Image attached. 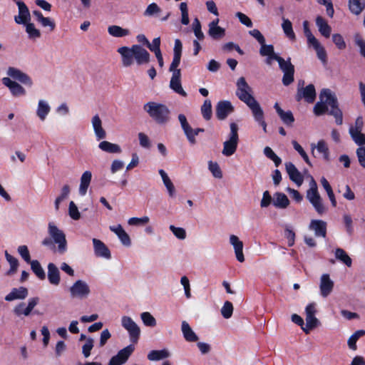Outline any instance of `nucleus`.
Listing matches in <instances>:
<instances>
[{"label": "nucleus", "mask_w": 365, "mask_h": 365, "mask_svg": "<svg viewBox=\"0 0 365 365\" xmlns=\"http://www.w3.org/2000/svg\"><path fill=\"white\" fill-rule=\"evenodd\" d=\"M328 112L333 115L337 125H341L343 115L339 108L337 98L329 89L324 88L321 91L319 101L314 107V113L317 115H321Z\"/></svg>", "instance_id": "f257e3e1"}, {"label": "nucleus", "mask_w": 365, "mask_h": 365, "mask_svg": "<svg viewBox=\"0 0 365 365\" xmlns=\"http://www.w3.org/2000/svg\"><path fill=\"white\" fill-rule=\"evenodd\" d=\"M143 109L158 124L163 125L170 120V111L165 104L150 101L143 106Z\"/></svg>", "instance_id": "f03ea898"}, {"label": "nucleus", "mask_w": 365, "mask_h": 365, "mask_svg": "<svg viewBox=\"0 0 365 365\" xmlns=\"http://www.w3.org/2000/svg\"><path fill=\"white\" fill-rule=\"evenodd\" d=\"M48 233L57 245L56 251L60 255H63L67 252V240L66 235L63 230H60L53 222H49L48 224Z\"/></svg>", "instance_id": "7ed1b4c3"}, {"label": "nucleus", "mask_w": 365, "mask_h": 365, "mask_svg": "<svg viewBox=\"0 0 365 365\" xmlns=\"http://www.w3.org/2000/svg\"><path fill=\"white\" fill-rule=\"evenodd\" d=\"M307 198L314 207L317 212L323 215L326 212L327 208L322 202V199L318 192L317 185L312 178L309 182V189L307 191Z\"/></svg>", "instance_id": "20e7f679"}, {"label": "nucleus", "mask_w": 365, "mask_h": 365, "mask_svg": "<svg viewBox=\"0 0 365 365\" xmlns=\"http://www.w3.org/2000/svg\"><path fill=\"white\" fill-rule=\"evenodd\" d=\"M70 297L73 299H86L91 293V287L83 279H76L68 288Z\"/></svg>", "instance_id": "39448f33"}, {"label": "nucleus", "mask_w": 365, "mask_h": 365, "mask_svg": "<svg viewBox=\"0 0 365 365\" xmlns=\"http://www.w3.org/2000/svg\"><path fill=\"white\" fill-rule=\"evenodd\" d=\"M238 141V126L235 123H232L229 138L223 143L222 155L226 157L232 155L237 150Z\"/></svg>", "instance_id": "423d86ee"}, {"label": "nucleus", "mask_w": 365, "mask_h": 365, "mask_svg": "<svg viewBox=\"0 0 365 365\" xmlns=\"http://www.w3.org/2000/svg\"><path fill=\"white\" fill-rule=\"evenodd\" d=\"M317 312V304L316 302H311L305 307V320L306 324L303 327V331L309 334L310 331L320 325L319 320L316 317Z\"/></svg>", "instance_id": "0eeeda50"}, {"label": "nucleus", "mask_w": 365, "mask_h": 365, "mask_svg": "<svg viewBox=\"0 0 365 365\" xmlns=\"http://www.w3.org/2000/svg\"><path fill=\"white\" fill-rule=\"evenodd\" d=\"M122 327L128 332L130 341L137 343L140 336V328L129 316L123 315L120 319Z\"/></svg>", "instance_id": "6e6552de"}, {"label": "nucleus", "mask_w": 365, "mask_h": 365, "mask_svg": "<svg viewBox=\"0 0 365 365\" xmlns=\"http://www.w3.org/2000/svg\"><path fill=\"white\" fill-rule=\"evenodd\" d=\"M236 86V96L245 104L255 98L252 96V89L244 77L237 79Z\"/></svg>", "instance_id": "1a4fd4ad"}, {"label": "nucleus", "mask_w": 365, "mask_h": 365, "mask_svg": "<svg viewBox=\"0 0 365 365\" xmlns=\"http://www.w3.org/2000/svg\"><path fill=\"white\" fill-rule=\"evenodd\" d=\"M364 128V120L361 116H358L355 122L349 128V134L354 141L359 145L365 144V133H362Z\"/></svg>", "instance_id": "9d476101"}, {"label": "nucleus", "mask_w": 365, "mask_h": 365, "mask_svg": "<svg viewBox=\"0 0 365 365\" xmlns=\"http://www.w3.org/2000/svg\"><path fill=\"white\" fill-rule=\"evenodd\" d=\"M310 148L314 157H321L325 161L330 160L329 148L324 140H319L317 143H311Z\"/></svg>", "instance_id": "9b49d317"}, {"label": "nucleus", "mask_w": 365, "mask_h": 365, "mask_svg": "<svg viewBox=\"0 0 365 365\" xmlns=\"http://www.w3.org/2000/svg\"><path fill=\"white\" fill-rule=\"evenodd\" d=\"M307 41L308 47L312 48L315 51L319 60L323 64H326L327 63V51L319 41L314 36L307 38Z\"/></svg>", "instance_id": "f8f14e48"}, {"label": "nucleus", "mask_w": 365, "mask_h": 365, "mask_svg": "<svg viewBox=\"0 0 365 365\" xmlns=\"http://www.w3.org/2000/svg\"><path fill=\"white\" fill-rule=\"evenodd\" d=\"M135 348L133 345H128L120 350L116 355L112 356L108 365H123L124 364L133 352Z\"/></svg>", "instance_id": "ddd939ff"}, {"label": "nucleus", "mask_w": 365, "mask_h": 365, "mask_svg": "<svg viewBox=\"0 0 365 365\" xmlns=\"http://www.w3.org/2000/svg\"><path fill=\"white\" fill-rule=\"evenodd\" d=\"M133 61L138 65L148 63L150 61V53L146 49L138 44L133 45Z\"/></svg>", "instance_id": "4468645a"}, {"label": "nucleus", "mask_w": 365, "mask_h": 365, "mask_svg": "<svg viewBox=\"0 0 365 365\" xmlns=\"http://www.w3.org/2000/svg\"><path fill=\"white\" fill-rule=\"evenodd\" d=\"M18 6L19 15L16 16L14 19L16 24H24L31 19V15L27 6L21 0H13Z\"/></svg>", "instance_id": "2eb2a0df"}, {"label": "nucleus", "mask_w": 365, "mask_h": 365, "mask_svg": "<svg viewBox=\"0 0 365 365\" xmlns=\"http://www.w3.org/2000/svg\"><path fill=\"white\" fill-rule=\"evenodd\" d=\"M117 52L120 56L123 66L130 67L134 63L133 46L130 47L125 46L119 47Z\"/></svg>", "instance_id": "dca6fc26"}, {"label": "nucleus", "mask_w": 365, "mask_h": 365, "mask_svg": "<svg viewBox=\"0 0 365 365\" xmlns=\"http://www.w3.org/2000/svg\"><path fill=\"white\" fill-rule=\"evenodd\" d=\"M229 242L232 246L235 252L236 259L240 262L245 261V256L243 253V242L235 235H231L229 237Z\"/></svg>", "instance_id": "f3484780"}, {"label": "nucleus", "mask_w": 365, "mask_h": 365, "mask_svg": "<svg viewBox=\"0 0 365 365\" xmlns=\"http://www.w3.org/2000/svg\"><path fill=\"white\" fill-rule=\"evenodd\" d=\"M7 75L28 86H31L33 85V81L31 77L18 68L9 67L7 70Z\"/></svg>", "instance_id": "a211bd4d"}, {"label": "nucleus", "mask_w": 365, "mask_h": 365, "mask_svg": "<svg viewBox=\"0 0 365 365\" xmlns=\"http://www.w3.org/2000/svg\"><path fill=\"white\" fill-rule=\"evenodd\" d=\"M285 168L290 180L300 187L303 183L304 178L295 165L291 162H287L285 163Z\"/></svg>", "instance_id": "6ab92c4d"}, {"label": "nucleus", "mask_w": 365, "mask_h": 365, "mask_svg": "<svg viewBox=\"0 0 365 365\" xmlns=\"http://www.w3.org/2000/svg\"><path fill=\"white\" fill-rule=\"evenodd\" d=\"M334 288V282L328 274H323L320 277L319 289L320 294L323 297H328Z\"/></svg>", "instance_id": "aec40b11"}, {"label": "nucleus", "mask_w": 365, "mask_h": 365, "mask_svg": "<svg viewBox=\"0 0 365 365\" xmlns=\"http://www.w3.org/2000/svg\"><path fill=\"white\" fill-rule=\"evenodd\" d=\"M91 125L98 141L106 138V131L103 128V123L98 115H95L91 118Z\"/></svg>", "instance_id": "412c9836"}, {"label": "nucleus", "mask_w": 365, "mask_h": 365, "mask_svg": "<svg viewBox=\"0 0 365 365\" xmlns=\"http://www.w3.org/2000/svg\"><path fill=\"white\" fill-rule=\"evenodd\" d=\"M2 83L10 90V92L14 96H23L26 95V90L19 83L13 81L9 77L2 78Z\"/></svg>", "instance_id": "4be33fe9"}, {"label": "nucleus", "mask_w": 365, "mask_h": 365, "mask_svg": "<svg viewBox=\"0 0 365 365\" xmlns=\"http://www.w3.org/2000/svg\"><path fill=\"white\" fill-rule=\"evenodd\" d=\"M51 110V108L48 101L39 99L37 103L36 115L41 122H43L49 115Z\"/></svg>", "instance_id": "5701e85b"}, {"label": "nucleus", "mask_w": 365, "mask_h": 365, "mask_svg": "<svg viewBox=\"0 0 365 365\" xmlns=\"http://www.w3.org/2000/svg\"><path fill=\"white\" fill-rule=\"evenodd\" d=\"M94 253L97 257L109 259L111 254L108 247L100 240L93 239Z\"/></svg>", "instance_id": "b1692460"}, {"label": "nucleus", "mask_w": 365, "mask_h": 365, "mask_svg": "<svg viewBox=\"0 0 365 365\" xmlns=\"http://www.w3.org/2000/svg\"><path fill=\"white\" fill-rule=\"evenodd\" d=\"M109 230L117 235L123 245L125 247L131 245L130 237L121 225H111L109 227Z\"/></svg>", "instance_id": "393cba45"}, {"label": "nucleus", "mask_w": 365, "mask_h": 365, "mask_svg": "<svg viewBox=\"0 0 365 365\" xmlns=\"http://www.w3.org/2000/svg\"><path fill=\"white\" fill-rule=\"evenodd\" d=\"M233 106L230 101H220L216 106V115L218 119L224 120L233 111Z\"/></svg>", "instance_id": "a878e982"}, {"label": "nucleus", "mask_w": 365, "mask_h": 365, "mask_svg": "<svg viewBox=\"0 0 365 365\" xmlns=\"http://www.w3.org/2000/svg\"><path fill=\"white\" fill-rule=\"evenodd\" d=\"M219 19H216L208 24V34L215 39L222 38L225 35V29L218 26Z\"/></svg>", "instance_id": "bb28decb"}, {"label": "nucleus", "mask_w": 365, "mask_h": 365, "mask_svg": "<svg viewBox=\"0 0 365 365\" xmlns=\"http://www.w3.org/2000/svg\"><path fill=\"white\" fill-rule=\"evenodd\" d=\"M316 97V92L314 86L312 84L307 86L304 88L298 91V93L297 96V101H299L302 98H304L306 101L309 103H312Z\"/></svg>", "instance_id": "cd10ccee"}, {"label": "nucleus", "mask_w": 365, "mask_h": 365, "mask_svg": "<svg viewBox=\"0 0 365 365\" xmlns=\"http://www.w3.org/2000/svg\"><path fill=\"white\" fill-rule=\"evenodd\" d=\"M92 179V173L90 170L84 171L80 178V185L78 187V192L80 195H86L87 190L90 186Z\"/></svg>", "instance_id": "c85d7f7f"}, {"label": "nucleus", "mask_w": 365, "mask_h": 365, "mask_svg": "<svg viewBox=\"0 0 365 365\" xmlns=\"http://www.w3.org/2000/svg\"><path fill=\"white\" fill-rule=\"evenodd\" d=\"M309 229L314 232L317 237H326L327 223L320 220H312L309 225Z\"/></svg>", "instance_id": "c756f323"}, {"label": "nucleus", "mask_w": 365, "mask_h": 365, "mask_svg": "<svg viewBox=\"0 0 365 365\" xmlns=\"http://www.w3.org/2000/svg\"><path fill=\"white\" fill-rule=\"evenodd\" d=\"M170 87L173 89L175 93L179 95L185 97L187 96V93L183 90L181 82H180V72L175 71V73H173L170 82Z\"/></svg>", "instance_id": "7c9ffc66"}, {"label": "nucleus", "mask_w": 365, "mask_h": 365, "mask_svg": "<svg viewBox=\"0 0 365 365\" xmlns=\"http://www.w3.org/2000/svg\"><path fill=\"white\" fill-rule=\"evenodd\" d=\"M28 289L26 287H21L19 288H14L5 297V300L11 302L16 299H24L28 296Z\"/></svg>", "instance_id": "2f4dec72"}, {"label": "nucleus", "mask_w": 365, "mask_h": 365, "mask_svg": "<svg viewBox=\"0 0 365 365\" xmlns=\"http://www.w3.org/2000/svg\"><path fill=\"white\" fill-rule=\"evenodd\" d=\"M181 331L185 340L187 342H195L199 339L197 335L195 333L190 324L186 321L182 322Z\"/></svg>", "instance_id": "473e14b6"}, {"label": "nucleus", "mask_w": 365, "mask_h": 365, "mask_svg": "<svg viewBox=\"0 0 365 365\" xmlns=\"http://www.w3.org/2000/svg\"><path fill=\"white\" fill-rule=\"evenodd\" d=\"M48 279L54 286H58L61 282L60 272L58 267L51 262L48 264Z\"/></svg>", "instance_id": "72a5a7b5"}, {"label": "nucleus", "mask_w": 365, "mask_h": 365, "mask_svg": "<svg viewBox=\"0 0 365 365\" xmlns=\"http://www.w3.org/2000/svg\"><path fill=\"white\" fill-rule=\"evenodd\" d=\"M290 201L287 196L282 192H275L273 195V205L278 209H286Z\"/></svg>", "instance_id": "f704fd0d"}, {"label": "nucleus", "mask_w": 365, "mask_h": 365, "mask_svg": "<svg viewBox=\"0 0 365 365\" xmlns=\"http://www.w3.org/2000/svg\"><path fill=\"white\" fill-rule=\"evenodd\" d=\"M33 15L36 17V21L43 26L48 27L50 31H52L55 29L56 24L54 21L49 17H44L41 12L35 10L33 11Z\"/></svg>", "instance_id": "c9c22d12"}, {"label": "nucleus", "mask_w": 365, "mask_h": 365, "mask_svg": "<svg viewBox=\"0 0 365 365\" xmlns=\"http://www.w3.org/2000/svg\"><path fill=\"white\" fill-rule=\"evenodd\" d=\"M98 148L108 153H120L122 149L120 146L116 143H113L107 140L101 141L98 144Z\"/></svg>", "instance_id": "e433bc0d"}, {"label": "nucleus", "mask_w": 365, "mask_h": 365, "mask_svg": "<svg viewBox=\"0 0 365 365\" xmlns=\"http://www.w3.org/2000/svg\"><path fill=\"white\" fill-rule=\"evenodd\" d=\"M316 25L318 28L319 33L325 38H329L331 35V28L328 24L327 21L319 16L316 18Z\"/></svg>", "instance_id": "4c0bfd02"}, {"label": "nucleus", "mask_w": 365, "mask_h": 365, "mask_svg": "<svg viewBox=\"0 0 365 365\" xmlns=\"http://www.w3.org/2000/svg\"><path fill=\"white\" fill-rule=\"evenodd\" d=\"M246 105L252 110V115L256 121L261 120L264 118V112L255 98L247 103Z\"/></svg>", "instance_id": "58836bf2"}, {"label": "nucleus", "mask_w": 365, "mask_h": 365, "mask_svg": "<svg viewBox=\"0 0 365 365\" xmlns=\"http://www.w3.org/2000/svg\"><path fill=\"white\" fill-rule=\"evenodd\" d=\"M159 174L162 178V180L163 182V184L165 187L167 189V191L168 192V195L170 197H173L175 196V186L170 179L168 174L165 173V171L163 169L159 170Z\"/></svg>", "instance_id": "ea45409f"}, {"label": "nucleus", "mask_w": 365, "mask_h": 365, "mask_svg": "<svg viewBox=\"0 0 365 365\" xmlns=\"http://www.w3.org/2000/svg\"><path fill=\"white\" fill-rule=\"evenodd\" d=\"M108 33L109 35L116 38L124 37L130 35L129 29H123L117 25H112L108 27Z\"/></svg>", "instance_id": "a19ab883"}, {"label": "nucleus", "mask_w": 365, "mask_h": 365, "mask_svg": "<svg viewBox=\"0 0 365 365\" xmlns=\"http://www.w3.org/2000/svg\"><path fill=\"white\" fill-rule=\"evenodd\" d=\"M170 354L168 349L153 350L148 354V359L150 361H160L168 358Z\"/></svg>", "instance_id": "79ce46f5"}, {"label": "nucleus", "mask_w": 365, "mask_h": 365, "mask_svg": "<svg viewBox=\"0 0 365 365\" xmlns=\"http://www.w3.org/2000/svg\"><path fill=\"white\" fill-rule=\"evenodd\" d=\"M71 188L68 185H63L61 189L60 195L56 198L54 202L55 210L58 211L61 202L66 200L70 194Z\"/></svg>", "instance_id": "37998d69"}, {"label": "nucleus", "mask_w": 365, "mask_h": 365, "mask_svg": "<svg viewBox=\"0 0 365 365\" xmlns=\"http://www.w3.org/2000/svg\"><path fill=\"white\" fill-rule=\"evenodd\" d=\"M336 259L350 267L352 264V260L348 254L341 248H336L334 252Z\"/></svg>", "instance_id": "c03bdc74"}, {"label": "nucleus", "mask_w": 365, "mask_h": 365, "mask_svg": "<svg viewBox=\"0 0 365 365\" xmlns=\"http://www.w3.org/2000/svg\"><path fill=\"white\" fill-rule=\"evenodd\" d=\"M282 28L288 38L292 41L295 40L296 36L292 29V22L289 19L282 18Z\"/></svg>", "instance_id": "a18cd8bd"}, {"label": "nucleus", "mask_w": 365, "mask_h": 365, "mask_svg": "<svg viewBox=\"0 0 365 365\" xmlns=\"http://www.w3.org/2000/svg\"><path fill=\"white\" fill-rule=\"evenodd\" d=\"M5 257L10 265V269L6 272V275H13L17 271L19 267V261L16 257L9 254L7 251L5 252Z\"/></svg>", "instance_id": "49530a36"}, {"label": "nucleus", "mask_w": 365, "mask_h": 365, "mask_svg": "<svg viewBox=\"0 0 365 365\" xmlns=\"http://www.w3.org/2000/svg\"><path fill=\"white\" fill-rule=\"evenodd\" d=\"M349 6L353 14L358 15L365 8V0H349Z\"/></svg>", "instance_id": "de8ad7c7"}, {"label": "nucleus", "mask_w": 365, "mask_h": 365, "mask_svg": "<svg viewBox=\"0 0 365 365\" xmlns=\"http://www.w3.org/2000/svg\"><path fill=\"white\" fill-rule=\"evenodd\" d=\"M320 182H321L322 185L326 190L332 206L336 207V200L334 194L333 192L332 188H331L329 182L324 177H322L321 178Z\"/></svg>", "instance_id": "09e8293b"}, {"label": "nucleus", "mask_w": 365, "mask_h": 365, "mask_svg": "<svg viewBox=\"0 0 365 365\" xmlns=\"http://www.w3.org/2000/svg\"><path fill=\"white\" fill-rule=\"evenodd\" d=\"M29 263L31 264V268L36 277L40 279H44L46 274L39 262L38 260H31Z\"/></svg>", "instance_id": "8fccbe9b"}, {"label": "nucleus", "mask_w": 365, "mask_h": 365, "mask_svg": "<svg viewBox=\"0 0 365 365\" xmlns=\"http://www.w3.org/2000/svg\"><path fill=\"white\" fill-rule=\"evenodd\" d=\"M140 319L146 327H154L157 324L155 318L148 312H144L140 314Z\"/></svg>", "instance_id": "3c124183"}, {"label": "nucleus", "mask_w": 365, "mask_h": 365, "mask_svg": "<svg viewBox=\"0 0 365 365\" xmlns=\"http://www.w3.org/2000/svg\"><path fill=\"white\" fill-rule=\"evenodd\" d=\"M208 170L215 178L221 179L223 176L222 171L217 162L208 161Z\"/></svg>", "instance_id": "603ef678"}, {"label": "nucleus", "mask_w": 365, "mask_h": 365, "mask_svg": "<svg viewBox=\"0 0 365 365\" xmlns=\"http://www.w3.org/2000/svg\"><path fill=\"white\" fill-rule=\"evenodd\" d=\"M24 25L26 26V31L28 34L29 38L36 39L40 38L41 32L36 28L33 23H30L29 21L26 24H24Z\"/></svg>", "instance_id": "864d4df0"}, {"label": "nucleus", "mask_w": 365, "mask_h": 365, "mask_svg": "<svg viewBox=\"0 0 365 365\" xmlns=\"http://www.w3.org/2000/svg\"><path fill=\"white\" fill-rule=\"evenodd\" d=\"M150 222L148 216H143L141 217H130L128 220V224L130 226H144Z\"/></svg>", "instance_id": "5fc2aeb1"}, {"label": "nucleus", "mask_w": 365, "mask_h": 365, "mask_svg": "<svg viewBox=\"0 0 365 365\" xmlns=\"http://www.w3.org/2000/svg\"><path fill=\"white\" fill-rule=\"evenodd\" d=\"M365 334V331L359 330L354 333L348 339V345L352 350L356 349V341L362 336Z\"/></svg>", "instance_id": "6e6d98bb"}, {"label": "nucleus", "mask_w": 365, "mask_h": 365, "mask_svg": "<svg viewBox=\"0 0 365 365\" xmlns=\"http://www.w3.org/2000/svg\"><path fill=\"white\" fill-rule=\"evenodd\" d=\"M201 113L205 120H210L212 117V104L208 99L205 100L201 106Z\"/></svg>", "instance_id": "4d7b16f0"}, {"label": "nucleus", "mask_w": 365, "mask_h": 365, "mask_svg": "<svg viewBox=\"0 0 365 365\" xmlns=\"http://www.w3.org/2000/svg\"><path fill=\"white\" fill-rule=\"evenodd\" d=\"M181 13V23L183 25H188L190 23L188 15V6L186 2H181L179 5Z\"/></svg>", "instance_id": "13d9d810"}, {"label": "nucleus", "mask_w": 365, "mask_h": 365, "mask_svg": "<svg viewBox=\"0 0 365 365\" xmlns=\"http://www.w3.org/2000/svg\"><path fill=\"white\" fill-rule=\"evenodd\" d=\"M169 229L175 237L180 240H184L187 237L186 230L182 227L171 225L169 226Z\"/></svg>", "instance_id": "bf43d9fd"}, {"label": "nucleus", "mask_w": 365, "mask_h": 365, "mask_svg": "<svg viewBox=\"0 0 365 365\" xmlns=\"http://www.w3.org/2000/svg\"><path fill=\"white\" fill-rule=\"evenodd\" d=\"M264 154L268 158H269L270 160H272L275 166L278 167L281 163H282V160L280 158H279L275 153L272 150V149L268 146L265 147L264 148Z\"/></svg>", "instance_id": "052dcab7"}, {"label": "nucleus", "mask_w": 365, "mask_h": 365, "mask_svg": "<svg viewBox=\"0 0 365 365\" xmlns=\"http://www.w3.org/2000/svg\"><path fill=\"white\" fill-rule=\"evenodd\" d=\"M292 144L294 150L299 154L305 163L311 165L309 158L304 148L296 140H292Z\"/></svg>", "instance_id": "680f3d73"}, {"label": "nucleus", "mask_w": 365, "mask_h": 365, "mask_svg": "<svg viewBox=\"0 0 365 365\" xmlns=\"http://www.w3.org/2000/svg\"><path fill=\"white\" fill-rule=\"evenodd\" d=\"M220 312L225 319H230L233 313L232 304L229 301H226L222 307Z\"/></svg>", "instance_id": "e2e57ef3"}, {"label": "nucleus", "mask_w": 365, "mask_h": 365, "mask_svg": "<svg viewBox=\"0 0 365 365\" xmlns=\"http://www.w3.org/2000/svg\"><path fill=\"white\" fill-rule=\"evenodd\" d=\"M68 215L74 220H78L81 218V213L78 207L73 201H71L68 205Z\"/></svg>", "instance_id": "0e129e2a"}, {"label": "nucleus", "mask_w": 365, "mask_h": 365, "mask_svg": "<svg viewBox=\"0 0 365 365\" xmlns=\"http://www.w3.org/2000/svg\"><path fill=\"white\" fill-rule=\"evenodd\" d=\"M94 346V340L88 337L86 339L85 344L82 346V354L85 358H88L91 356V351Z\"/></svg>", "instance_id": "69168bd1"}, {"label": "nucleus", "mask_w": 365, "mask_h": 365, "mask_svg": "<svg viewBox=\"0 0 365 365\" xmlns=\"http://www.w3.org/2000/svg\"><path fill=\"white\" fill-rule=\"evenodd\" d=\"M17 252L26 262L29 263L31 261L29 250L26 245L19 246L17 248Z\"/></svg>", "instance_id": "338daca9"}, {"label": "nucleus", "mask_w": 365, "mask_h": 365, "mask_svg": "<svg viewBox=\"0 0 365 365\" xmlns=\"http://www.w3.org/2000/svg\"><path fill=\"white\" fill-rule=\"evenodd\" d=\"M14 313L18 317L22 315L27 317L31 314L24 302L19 304L14 308Z\"/></svg>", "instance_id": "774afa93"}]
</instances>
